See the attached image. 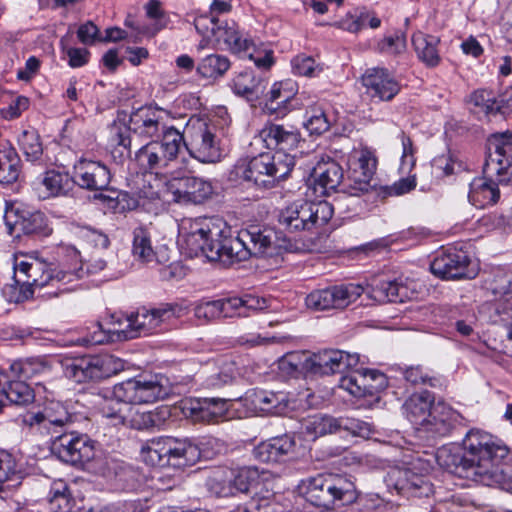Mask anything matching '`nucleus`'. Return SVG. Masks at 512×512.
Here are the masks:
<instances>
[{
    "label": "nucleus",
    "instance_id": "39448f33",
    "mask_svg": "<svg viewBox=\"0 0 512 512\" xmlns=\"http://www.w3.org/2000/svg\"><path fill=\"white\" fill-rule=\"evenodd\" d=\"M294 167V158L289 153L265 152L247 159H240L234 173L238 179L259 187L271 188L285 179Z\"/></svg>",
    "mask_w": 512,
    "mask_h": 512
},
{
    "label": "nucleus",
    "instance_id": "e433bc0d",
    "mask_svg": "<svg viewBox=\"0 0 512 512\" xmlns=\"http://www.w3.org/2000/svg\"><path fill=\"white\" fill-rule=\"evenodd\" d=\"M367 296L378 302H402L405 297L406 288L396 281L383 279L380 277H373L364 288Z\"/></svg>",
    "mask_w": 512,
    "mask_h": 512
},
{
    "label": "nucleus",
    "instance_id": "338daca9",
    "mask_svg": "<svg viewBox=\"0 0 512 512\" xmlns=\"http://www.w3.org/2000/svg\"><path fill=\"white\" fill-rule=\"evenodd\" d=\"M411 471L408 469H393L388 473L389 484L400 494H408Z\"/></svg>",
    "mask_w": 512,
    "mask_h": 512
},
{
    "label": "nucleus",
    "instance_id": "f704fd0d",
    "mask_svg": "<svg viewBox=\"0 0 512 512\" xmlns=\"http://www.w3.org/2000/svg\"><path fill=\"white\" fill-rule=\"evenodd\" d=\"M199 458L198 448L184 438L167 436L166 466L184 468Z\"/></svg>",
    "mask_w": 512,
    "mask_h": 512
},
{
    "label": "nucleus",
    "instance_id": "49530a36",
    "mask_svg": "<svg viewBox=\"0 0 512 512\" xmlns=\"http://www.w3.org/2000/svg\"><path fill=\"white\" fill-rule=\"evenodd\" d=\"M412 43L418 58L427 67H436L440 63L441 58L437 49L439 39L437 37L418 32L412 36Z\"/></svg>",
    "mask_w": 512,
    "mask_h": 512
},
{
    "label": "nucleus",
    "instance_id": "6ab92c4d",
    "mask_svg": "<svg viewBox=\"0 0 512 512\" xmlns=\"http://www.w3.org/2000/svg\"><path fill=\"white\" fill-rule=\"evenodd\" d=\"M359 361L358 354H350L336 349H325L310 355L307 367L309 373L331 375L354 369Z\"/></svg>",
    "mask_w": 512,
    "mask_h": 512
},
{
    "label": "nucleus",
    "instance_id": "a19ab883",
    "mask_svg": "<svg viewBox=\"0 0 512 512\" xmlns=\"http://www.w3.org/2000/svg\"><path fill=\"white\" fill-rule=\"evenodd\" d=\"M10 371L13 376L19 379H35L50 376L52 364L44 357L27 358L25 360L14 361L10 365Z\"/></svg>",
    "mask_w": 512,
    "mask_h": 512
},
{
    "label": "nucleus",
    "instance_id": "423d86ee",
    "mask_svg": "<svg viewBox=\"0 0 512 512\" xmlns=\"http://www.w3.org/2000/svg\"><path fill=\"white\" fill-rule=\"evenodd\" d=\"M50 449L59 460L75 467L96 472L104 466L101 450L87 434L66 429L53 436Z\"/></svg>",
    "mask_w": 512,
    "mask_h": 512
},
{
    "label": "nucleus",
    "instance_id": "5fc2aeb1",
    "mask_svg": "<svg viewBox=\"0 0 512 512\" xmlns=\"http://www.w3.org/2000/svg\"><path fill=\"white\" fill-rule=\"evenodd\" d=\"M19 479L15 458L7 451L0 450V492L10 487V482Z\"/></svg>",
    "mask_w": 512,
    "mask_h": 512
},
{
    "label": "nucleus",
    "instance_id": "4d7b16f0",
    "mask_svg": "<svg viewBox=\"0 0 512 512\" xmlns=\"http://www.w3.org/2000/svg\"><path fill=\"white\" fill-rule=\"evenodd\" d=\"M309 356L304 352L288 353L280 360V369L287 374L309 372L307 367Z\"/></svg>",
    "mask_w": 512,
    "mask_h": 512
},
{
    "label": "nucleus",
    "instance_id": "ddd939ff",
    "mask_svg": "<svg viewBox=\"0 0 512 512\" xmlns=\"http://www.w3.org/2000/svg\"><path fill=\"white\" fill-rule=\"evenodd\" d=\"M364 292L360 284L334 285L310 292L305 299L306 306L314 311L343 310L355 302Z\"/></svg>",
    "mask_w": 512,
    "mask_h": 512
},
{
    "label": "nucleus",
    "instance_id": "4c0bfd02",
    "mask_svg": "<svg viewBox=\"0 0 512 512\" xmlns=\"http://www.w3.org/2000/svg\"><path fill=\"white\" fill-rule=\"evenodd\" d=\"M434 397L429 391L412 394L403 404L406 418L414 425L424 426L433 412Z\"/></svg>",
    "mask_w": 512,
    "mask_h": 512
},
{
    "label": "nucleus",
    "instance_id": "393cba45",
    "mask_svg": "<svg viewBox=\"0 0 512 512\" xmlns=\"http://www.w3.org/2000/svg\"><path fill=\"white\" fill-rule=\"evenodd\" d=\"M197 375L204 388L219 390L234 383L236 367L227 358L217 357L206 361Z\"/></svg>",
    "mask_w": 512,
    "mask_h": 512
},
{
    "label": "nucleus",
    "instance_id": "8fccbe9b",
    "mask_svg": "<svg viewBox=\"0 0 512 512\" xmlns=\"http://www.w3.org/2000/svg\"><path fill=\"white\" fill-rule=\"evenodd\" d=\"M304 126L311 135H321L329 130L331 121L321 105L312 103L306 107Z\"/></svg>",
    "mask_w": 512,
    "mask_h": 512
},
{
    "label": "nucleus",
    "instance_id": "052dcab7",
    "mask_svg": "<svg viewBox=\"0 0 512 512\" xmlns=\"http://www.w3.org/2000/svg\"><path fill=\"white\" fill-rule=\"evenodd\" d=\"M378 48L383 53L399 55L406 49V36L402 32H395L392 35L384 37L378 43Z\"/></svg>",
    "mask_w": 512,
    "mask_h": 512
},
{
    "label": "nucleus",
    "instance_id": "a878e982",
    "mask_svg": "<svg viewBox=\"0 0 512 512\" xmlns=\"http://www.w3.org/2000/svg\"><path fill=\"white\" fill-rule=\"evenodd\" d=\"M362 84L371 98L391 101L400 91V84L395 77L381 67L369 68L362 75Z\"/></svg>",
    "mask_w": 512,
    "mask_h": 512
},
{
    "label": "nucleus",
    "instance_id": "b1692460",
    "mask_svg": "<svg viewBox=\"0 0 512 512\" xmlns=\"http://www.w3.org/2000/svg\"><path fill=\"white\" fill-rule=\"evenodd\" d=\"M75 185L89 191L106 190L111 182L109 168L99 162L81 159L73 166Z\"/></svg>",
    "mask_w": 512,
    "mask_h": 512
},
{
    "label": "nucleus",
    "instance_id": "2f4dec72",
    "mask_svg": "<svg viewBox=\"0 0 512 512\" xmlns=\"http://www.w3.org/2000/svg\"><path fill=\"white\" fill-rule=\"evenodd\" d=\"M74 185L73 175L56 170L46 171L34 182L35 190L43 199L65 196L73 190Z\"/></svg>",
    "mask_w": 512,
    "mask_h": 512
},
{
    "label": "nucleus",
    "instance_id": "603ef678",
    "mask_svg": "<svg viewBox=\"0 0 512 512\" xmlns=\"http://www.w3.org/2000/svg\"><path fill=\"white\" fill-rule=\"evenodd\" d=\"M33 389L23 380L10 381L4 400L15 405H28L34 401Z\"/></svg>",
    "mask_w": 512,
    "mask_h": 512
},
{
    "label": "nucleus",
    "instance_id": "864d4df0",
    "mask_svg": "<svg viewBox=\"0 0 512 512\" xmlns=\"http://www.w3.org/2000/svg\"><path fill=\"white\" fill-rule=\"evenodd\" d=\"M470 103L475 113L484 115L494 114L500 110L495 94L486 89H479L470 95Z\"/></svg>",
    "mask_w": 512,
    "mask_h": 512
},
{
    "label": "nucleus",
    "instance_id": "680f3d73",
    "mask_svg": "<svg viewBox=\"0 0 512 512\" xmlns=\"http://www.w3.org/2000/svg\"><path fill=\"white\" fill-rule=\"evenodd\" d=\"M399 138L402 144L400 170L402 173H410L416 163V158L414 156L415 148L411 138L406 135L404 131L400 132Z\"/></svg>",
    "mask_w": 512,
    "mask_h": 512
},
{
    "label": "nucleus",
    "instance_id": "f03ea898",
    "mask_svg": "<svg viewBox=\"0 0 512 512\" xmlns=\"http://www.w3.org/2000/svg\"><path fill=\"white\" fill-rule=\"evenodd\" d=\"M508 447L498 438L480 429L469 430L461 445H445L437 450L439 466L461 478L491 485L501 483L512 494V477L498 473L499 464L508 455Z\"/></svg>",
    "mask_w": 512,
    "mask_h": 512
},
{
    "label": "nucleus",
    "instance_id": "20e7f679",
    "mask_svg": "<svg viewBox=\"0 0 512 512\" xmlns=\"http://www.w3.org/2000/svg\"><path fill=\"white\" fill-rule=\"evenodd\" d=\"M302 493L309 503L326 511L356 502L358 492L350 476L323 473L302 481Z\"/></svg>",
    "mask_w": 512,
    "mask_h": 512
},
{
    "label": "nucleus",
    "instance_id": "0eeeda50",
    "mask_svg": "<svg viewBox=\"0 0 512 512\" xmlns=\"http://www.w3.org/2000/svg\"><path fill=\"white\" fill-rule=\"evenodd\" d=\"M15 274L21 277L25 285H29L33 291L50 287L41 296L56 297L62 292L70 291L67 287L69 283L82 278V269L67 271L58 269L53 264H49L37 259L23 260L15 264Z\"/></svg>",
    "mask_w": 512,
    "mask_h": 512
},
{
    "label": "nucleus",
    "instance_id": "6e6552de",
    "mask_svg": "<svg viewBox=\"0 0 512 512\" xmlns=\"http://www.w3.org/2000/svg\"><path fill=\"white\" fill-rule=\"evenodd\" d=\"M332 216L333 207L327 201L297 200L280 211L278 221L289 232H299L324 226Z\"/></svg>",
    "mask_w": 512,
    "mask_h": 512
},
{
    "label": "nucleus",
    "instance_id": "7ed1b4c3",
    "mask_svg": "<svg viewBox=\"0 0 512 512\" xmlns=\"http://www.w3.org/2000/svg\"><path fill=\"white\" fill-rule=\"evenodd\" d=\"M483 177L470 184L468 198L477 208L497 203L500 198L499 184H507L512 177V133H494L487 139V156L483 165Z\"/></svg>",
    "mask_w": 512,
    "mask_h": 512
},
{
    "label": "nucleus",
    "instance_id": "4468645a",
    "mask_svg": "<svg viewBox=\"0 0 512 512\" xmlns=\"http://www.w3.org/2000/svg\"><path fill=\"white\" fill-rule=\"evenodd\" d=\"M168 112L158 106L147 105L132 111L129 117V131L142 139L163 138L169 131H178L166 124Z\"/></svg>",
    "mask_w": 512,
    "mask_h": 512
},
{
    "label": "nucleus",
    "instance_id": "4be33fe9",
    "mask_svg": "<svg viewBox=\"0 0 512 512\" xmlns=\"http://www.w3.org/2000/svg\"><path fill=\"white\" fill-rule=\"evenodd\" d=\"M387 386L386 376L377 370H355L341 377L339 387L354 397L374 396Z\"/></svg>",
    "mask_w": 512,
    "mask_h": 512
},
{
    "label": "nucleus",
    "instance_id": "473e14b6",
    "mask_svg": "<svg viewBox=\"0 0 512 512\" xmlns=\"http://www.w3.org/2000/svg\"><path fill=\"white\" fill-rule=\"evenodd\" d=\"M295 441L287 434L262 442L253 450L254 457L263 463L284 461L294 450Z\"/></svg>",
    "mask_w": 512,
    "mask_h": 512
},
{
    "label": "nucleus",
    "instance_id": "a211bd4d",
    "mask_svg": "<svg viewBox=\"0 0 512 512\" xmlns=\"http://www.w3.org/2000/svg\"><path fill=\"white\" fill-rule=\"evenodd\" d=\"M470 264L471 260L466 251L450 247L435 256L430 264V270L442 279H471L477 272Z\"/></svg>",
    "mask_w": 512,
    "mask_h": 512
},
{
    "label": "nucleus",
    "instance_id": "09e8293b",
    "mask_svg": "<svg viewBox=\"0 0 512 512\" xmlns=\"http://www.w3.org/2000/svg\"><path fill=\"white\" fill-rule=\"evenodd\" d=\"M167 436L145 442L140 450L142 460L151 466L166 467Z\"/></svg>",
    "mask_w": 512,
    "mask_h": 512
},
{
    "label": "nucleus",
    "instance_id": "c03bdc74",
    "mask_svg": "<svg viewBox=\"0 0 512 512\" xmlns=\"http://www.w3.org/2000/svg\"><path fill=\"white\" fill-rule=\"evenodd\" d=\"M132 253L136 259L148 265L156 266L164 262L152 246L149 231L143 227H137L133 231Z\"/></svg>",
    "mask_w": 512,
    "mask_h": 512
},
{
    "label": "nucleus",
    "instance_id": "f257e3e1",
    "mask_svg": "<svg viewBox=\"0 0 512 512\" xmlns=\"http://www.w3.org/2000/svg\"><path fill=\"white\" fill-rule=\"evenodd\" d=\"M189 255H203L210 261L232 264L250 257L270 258L289 249L290 243L281 233L259 225L241 229L236 237H223L222 231L207 220H195L183 235Z\"/></svg>",
    "mask_w": 512,
    "mask_h": 512
},
{
    "label": "nucleus",
    "instance_id": "f8f14e48",
    "mask_svg": "<svg viewBox=\"0 0 512 512\" xmlns=\"http://www.w3.org/2000/svg\"><path fill=\"white\" fill-rule=\"evenodd\" d=\"M214 40L218 44L223 42L235 54L247 56L258 68L268 69L273 64V51L258 50L253 40L239 31L235 22H219Z\"/></svg>",
    "mask_w": 512,
    "mask_h": 512
},
{
    "label": "nucleus",
    "instance_id": "5701e85b",
    "mask_svg": "<svg viewBox=\"0 0 512 512\" xmlns=\"http://www.w3.org/2000/svg\"><path fill=\"white\" fill-rule=\"evenodd\" d=\"M4 221L8 233L15 237L40 233L46 227V217L42 212L16 206L6 209Z\"/></svg>",
    "mask_w": 512,
    "mask_h": 512
},
{
    "label": "nucleus",
    "instance_id": "bb28decb",
    "mask_svg": "<svg viewBox=\"0 0 512 512\" xmlns=\"http://www.w3.org/2000/svg\"><path fill=\"white\" fill-rule=\"evenodd\" d=\"M297 95V84L293 80L287 79L275 82L270 90L265 94L266 102L264 110L270 115L278 113L280 110L287 111L297 107H305L302 100L303 93Z\"/></svg>",
    "mask_w": 512,
    "mask_h": 512
},
{
    "label": "nucleus",
    "instance_id": "2eb2a0df",
    "mask_svg": "<svg viewBox=\"0 0 512 512\" xmlns=\"http://www.w3.org/2000/svg\"><path fill=\"white\" fill-rule=\"evenodd\" d=\"M190 134V155L202 163H216L222 157L220 139L214 124L197 120L188 128Z\"/></svg>",
    "mask_w": 512,
    "mask_h": 512
},
{
    "label": "nucleus",
    "instance_id": "aec40b11",
    "mask_svg": "<svg viewBox=\"0 0 512 512\" xmlns=\"http://www.w3.org/2000/svg\"><path fill=\"white\" fill-rule=\"evenodd\" d=\"M239 400L251 412L281 415L287 412L289 399L285 392L267 391L262 389H250L244 396L229 398Z\"/></svg>",
    "mask_w": 512,
    "mask_h": 512
},
{
    "label": "nucleus",
    "instance_id": "cd10ccee",
    "mask_svg": "<svg viewBox=\"0 0 512 512\" xmlns=\"http://www.w3.org/2000/svg\"><path fill=\"white\" fill-rule=\"evenodd\" d=\"M311 177L316 197H324L336 191L343 181L342 167L332 158H321L314 166Z\"/></svg>",
    "mask_w": 512,
    "mask_h": 512
},
{
    "label": "nucleus",
    "instance_id": "6e6d98bb",
    "mask_svg": "<svg viewBox=\"0 0 512 512\" xmlns=\"http://www.w3.org/2000/svg\"><path fill=\"white\" fill-rule=\"evenodd\" d=\"M2 294L9 302L20 303L33 297L34 291L15 274L14 282L2 288Z\"/></svg>",
    "mask_w": 512,
    "mask_h": 512
},
{
    "label": "nucleus",
    "instance_id": "3c124183",
    "mask_svg": "<svg viewBox=\"0 0 512 512\" xmlns=\"http://www.w3.org/2000/svg\"><path fill=\"white\" fill-rule=\"evenodd\" d=\"M18 145L28 161L35 162L43 154L40 135L37 130L30 127L21 132L18 137Z\"/></svg>",
    "mask_w": 512,
    "mask_h": 512
},
{
    "label": "nucleus",
    "instance_id": "9b49d317",
    "mask_svg": "<svg viewBox=\"0 0 512 512\" xmlns=\"http://www.w3.org/2000/svg\"><path fill=\"white\" fill-rule=\"evenodd\" d=\"M159 375L138 376L114 385L113 397L129 405L149 404L164 399L168 390Z\"/></svg>",
    "mask_w": 512,
    "mask_h": 512
},
{
    "label": "nucleus",
    "instance_id": "bf43d9fd",
    "mask_svg": "<svg viewBox=\"0 0 512 512\" xmlns=\"http://www.w3.org/2000/svg\"><path fill=\"white\" fill-rule=\"evenodd\" d=\"M404 379L412 385H428L430 387H441L443 381L439 377L429 376L421 366H410L403 371Z\"/></svg>",
    "mask_w": 512,
    "mask_h": 512
},
{
    "label": "nucleus",
    "instance_id": "1a4fd4ad",
    "mask_svg": "<svg viewBox=\"0 0 512 512\" xmlns=\"http://www.w3.org/2000/svg\"><path fill=\"white\" fill-rule=\"evenodd\" d=\"M184 142L179 131H169L160 140H152L135 153V160L144 172L159 174L174 161Z\"/></svg>",
    "mask_w": 512,
    "mask_h": 512
},
{
    "label": "nucleus",
    "instance_id": "c85d7f7f",
    "mask_svg": "<svg viewBox=\"0 0 512 512\" xmlns=\"http://www.w3.org/2000/svg\"><path fill=\"white\" fill-rule=\"evenodd\" d=\"M176 306L161 304L153 309L142 308L128 318V327L138 334H151L160 325L175 317Z\"/></svg>",
    "mask_w": 512,
    "mask_h": 512
},
{
    "label": "nucleus",
    "instance_id": "774afa93",
    "mask_svg": "<svg viewBox=\"0 0 512 512\" xmlns=\"http://www.w3.org/2000/svg\"><path fill=\"white\" fill-rule=\"evenodd\" d=\"M235 512H273L272 506L267 498H252L244 505L234 509Z\"/></svg>",
    "mask_w": 512,
    "mask_h": 512
},
{
    "label": "nucleus",
    "instance_id": "dca6fc26",
    "mask_svg": "<svg viewBox=\"0 0 512 512\" xmlns=\"http://www.w3.org/2000/svg\"><path fill=\"white\" fill-rule=\"evenodd\" d=\"M349 185L344 192L351 196H359L372 189V177L376 170V158L373 153L362 148L354 150L349 156Z\"/></svg>",
    "mask_w": 512,
    "mask_h": 512
},
{
    "label": "nucleus",
    "instance_id": "9d476101",
    "mask_svg": "<svg viewBox=\"0 0 512 512\" xmlns=\"http://www.w3.org/2000/svg\"><path fill=\"white\" fill-rule=\"evenodd\" d=\"M60 364L65 377L76 383L107 378L122 367L120 361L111 355L66 358Z\"/></svg>",
    "mask_w": 512,
    "mask_h": 512
},
{
    "label": "nucleus",
    "instance_id": "0e129e2a",
    "mask_svg": "<svg viewBox=\"0 0 512 512\" xmlns=\"http://www.w3.org/2000/svg\"><path fill=\"white\" fill-rule=\"evenodd\" d=\"M78 235L94 247L107 248L110 243L109 238L105 233L90 226L81 227Z\"/></svg>",
    "mask_w": 512,
    "mask_h": 512
},
{
    "label": "nucleus",
    "instance_id": "79ce46f5",
    "mask_svg": "<svg viewBox=\"0 0 512 512\" xmlns=\"http://www.w3.org/2000/svg\"><path fill=\"white\" fill-rule=\"evenodd\" d=\"M340 427L341 422L338 419L323 414L310 415L301 422L302 434L311 440L335 433Z\"/></svg>",
    "mask_w": 512,
    "mask_h": 512
},
{
    "label": "nucleus",
    "instance_id": "f3484780",
    "mask_svg": "<svg viewBox=\"0 0 512 512\" xmlns=\"http://www.w3.org/2000/svg\"><path fill=\"white\" fill-rule=\"evenodd\" d=\"M76 415L68 412L67 408L60 402H50L43 410L27 414L24 423L29 425L41 434L53 436L60 434L62 429L75 422Z\"/></svg>",
    "mask_w": 512,
    "mask_h": 512
},
{
    "label": "nucleus",
    "instance_id": "c756f323",
    "mask_svg": "<svg viewBox=\"0 0 512 512\" xmlns=\"http://www.w3.org/2000/svg\"><path fill=\"white\" fill-rule=\"evenodd\" d=\"M258 136L268 149H277L281 153L294 150L301 140L297 129L271 122L264 125Z\"/></svg>",
    "mask_w": 512,
    "mask_h": 512
},
{
    "label": "nucleus",
    "instance_id": "de8ad7c7",
    "mask_svg": "<svg viewBox=\"0 0 512 512\" xmlns=\"http://www.w3.org/2000/svg\"><path fill=\"white\" fill-rule=\"evenodd\" d=\"M228 57L220 54H209L203 57L197 65V74L205 79H219L230 69Z\"/></svg>",
    "mask_w": 512,
    "mask_h": 512
},
{
    "label": "nucleus",
    "instance_id": "412c9836",
    "mask_svg": "<svg viewBox=\"0 0 512 512\" xmlns=\"http://www.w3.org/2000/svg\"><path fill=\"white\" fill-rule=\"evenodd\" d=\"M172 200L178 204H202L214 194L212 183L195 176L175 178L171 184Z\"/></svg>",
    "mask_w": 512,
    "mask_h": 512
},
{
    "label": "nucleus",
    "instance_id": "37998d69",
    "mask_svg": "<svg viewBox=\"0 0 512 512\" xmlns=\"http://www.w3.org/2000/svg\"><path fill=\"white\" fill-rule=\"evenodd\" d=\"M456 419L457 413L452 408L438 403L433 407L431 417L423 427L433 435L445 436L453 429Z\"/></svg>",
    "mask_w": 512,
    "mask_h": 512
},
{
    "label": "nucleus",
    "instance_id": "13d9d810",
    "mask_svg": "<svg viewBox=\"0 0 512 512\" xmlns=\"http://www.w3.org/2000/svg\"><path fill=\"white\" fill-rule=\"evenodd\" d=\"M129 404L118 401L115 397L112 400H106L101 407L103 417L114 421L115 425H126Z\"/></svg>",
    "mask_w": 512,
    "mask_h": 512
},
{
    "label": "nucleus",
    "instance_id": "a18cd8bd",
    "mask_svg": "<svg viewBox=\"0 0 512 512\" xmlns=\"http://www.w3.org/2000/svg\"><path fill=\"white\" fill-rule=\"evenodd\" d=\"M20 174V158L8 141H0V183L15 182Z\"/></svg>",
    "mask_w": 512,
    "mask_h": 512
},
{
    "label": "nucleus",
    "instance_id": "7c9ffc66",
    "mask_svg": "<svg viewBox=\"0 0 512 512\" xmlns=\"http://www.w3.org/2000/svg\"><path fill=\"white\" fill-rule=\"evenodd\" d=\"M258 472L253 468H243L234 476V487L232 486V477L223 478L220 472H215L207 479L206 486L217 496L225 497L237 491L246 492L254 481Z\"/></svg>",
    "mask_w": 512,
    "mask_h": 512
},
{
    "label": "nucleus",
    "instance_id": "c9c22d12",
    "mask_svg": "<svg viewBox=\"0 0 512 512\" xmlns=\"http://www.w3.org/2000/svg\"><path fill=\"white\" fill-rule=\"evenodd\" d=\"M268 81L262 76L255 75L252 71H243L238 73L231 80L232 91L245 98L249 102L258 101L264 96Z\"/></svg>",
    "mask_w": 512,
    "mask_h": 512
},
{
    "label": "nucleus",
    "instance_id": "58836bf2",
    "mask_svg": "<svg viewBox=\"0 0 512 512\" xmlns=\"http://www.w3.org/2000/svg\"><path fill=\"white\" fill-rule=\"evenodd\" d=\"M227 400L228 399L221 398H204L202 400L191 401L190 407L187 408L190 411L189 416L194 421L206 423L217 422L228 410Z\"/></svg>",
    "mask_w": 512,
    "mask_h": 512
},
{
    "label": "nucleus",
    "instance_id": "72a5a7b5",
    "mask_svg": "<svg viewBox=\"0 0 512 512\" xmlns=\"http://www.w3.org/2000/svg\"><path fill=\"white\" fill-rule=\"evenodd\" d=\"M220 317H247L250 312L264 310L268 307L267 300L253 295L231 297L218 300Z\"/></svg>",
    "mask_w": 512,
    "mask_h": 512
},
{
    "label": "nucleus",
    "instance_id": "e2e57ef3",
    "mask_svg": "<svg viewBox=\"0 0 512 512\" xmlns=\"http://www.w3.org/2000/svg\"><path fill=\"white\" fill-rule=\"evenodd\" d=\"M292 68L295 74L309 77L315 76L321 71V68L316 64L315 60L306 55L296 56L292 60Z\"/></svg>",
    "mask_w": 512,
    "mask_h": 512
},
{
    "label": "nucleus",
    "instance_id": "ea45409f",
    "mask_svg": "<svg viewBox=\"0 0 512 512\" xmlns=\"http://www.w3.org/2000/svg\"><path fill=\"white\" fill-rule=\"evenodd\" d=\"M169 409L165 406L152 411L140 410L129 406L126 425L137 430H146L161 427L169 417Z\"/></svg>",
    "mask_w": 512,
    "mask_h": 512
},
{
    "label": "nucleus",
    "instance_id": "69168bd1",
    "mask_svg": "<svg viewBox=\"0 0 512 512\" xmlns=\"http://www.w3.org/2000/svg\"><path fill=\"white\" fill-rule=\"evenodd\" d=\"M60 43L63 52L68 57L69 66L72 68L82 67L88 62L90 53L87 49L67 47L65 44V38H62Z\"/></svg>",
    "mask_w": 512,
    "mask_h": 512
}]
</instances>
